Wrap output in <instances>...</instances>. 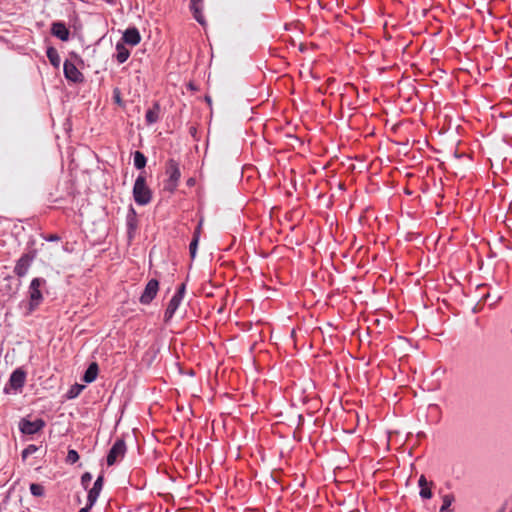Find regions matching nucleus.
Returning <instances> with one entry per match:
<instances>
[{"label": "nucleus", "instance_id": "nucleus-1", "mask_svg": "<svg viewBox=\"0 0 512 512\" xmlns=\"http://www.w3.org/2000/svg\"><path fill=\"white\" fill-rule=\"evenodd\" d=\"M46 283V279L42 277H36L31 280L28 287V300L22 301L19 305L25 317L30 316L42 304L44 296L41 288L45 287Z\"/></svg>", "mask_w": 512, "mask_h": 512}, {"label": "nucleus", "instance_id": "nucleus-2", "mask_svg": "<svg viewBox=\"0 0 512 512\" xmlns=\"http://www.w3.org/2000/svg\"><path fill=\"white\" fill-rule=\"evenodd\" d=\"M133 198L136 204L145 206L152 200V191L146 184V178L140 174L135 180L133 186Z\"/></svg>", "mask_w": 512, "mask_h": 512}, {"label": "nucleus", "instance_id": "nucleus-3", "mask_svg": "<svg viewBox=\"0 0 512 512\" xmlns=\"http://www.w3.org/2000/svg\"><path fill=\"white\" fill-rule=\"evenodd\" d=\"M165 174L168 178L164 183V190L173 193L177 189L181 177L179 163L174 159H169L166 163Z\"/></svg>", "mask_w": 512, "mask_h": 512}, {"label": "nucleus", "instance_id": "nucleus-4", "mask_svg": "<svg viewBox=\"0 0 512 512\" xmlns=\"http://www.w3.org/2000/svg\"><path fill=\"white\" fill-rule=\"evenodd\" d=\"M26 376L27 374L22 368L15 369L11 373L8 382L4 386V393L17 394L22 392V389L26 381Z\"/></svg>", "mask_w": 512, "mask_h": 512}, {"label": "nucleus", "instance_id": "nucleus-5", "mask_svg": "<svg viewBox=\"0 0 512 512\" xmlns=\"http://www.w3.org/2000/svg\"><path fill=\"white\" fill-rule=\"evenodd\" d=\"M46 423L42 418H37L33 421L22 418L19 421V430L26 435H33L41 431L45 427Z\"/></svg>", "mask_w": 512, "mask_h": 512}, {"label": "nucleus", "instance_id": "nucleus-6", "mask_svg": "<svg viewBox=\"0 0 512 512\" xmlns=\"http://www.w3.org/2000/svg\"><path fill=\"white\" fill-rule=\"evenodd\" d=\"M127 451L126 443L123 439H117L112 445L107 455V465L112 466L118 460H121Z\"/></svg>", "mask_w": 512, "mask_h": 512}, {"label": "nucleus", "instance_id": "nucleus-7", "mask_svg": "<svg viewBox=\"0 0 512 512\" xmlns=\"http://www.w3.org/2000/svg\"><path fill=\"white\" fill-rule=\"evenodd\" d=\"M35 258V252L24 253L16 262L14 273L19 277H24L31 267Z\"/></svg>", "mask_w": 512, "mask_h": 512}, {"label": "nucleus", "instance_id": "nucleus-8", "mask_svg": "<svg viewBox=\"0 0 512 512\" xmlns=\"http://www.w3.org/2000/svg\"><path fill=\"white\" fill-rule=\"evenodd\" d=\"M158 290H159L158 280L150 279L147 282V284L144 288V291L140 296V299H139L140 303L143 305L150 304L153 301V299L156 297Z\"/></svg>", "mask_w": 512, "mask_h": 512}, {"label": "nucleus", "instance_id": "nucleus-9", "mask_svg": "<svg viewBox=\"0 0 512 512\" xmlns=\"http://www.w3.org/2000/svg\"><path fill=\"white\" fill-rule=\"evenodd\" d=\"M63 72L65 78L73 83H81L84 81L83 74L79 71L74 63L66 60L63 65Z\"/></svg>", "mask_w": 512, "mask_h": 512}, {"label": "nucleus", "instance_id": "nucleus-10", "mask_svg": "<svg viewBox=\"0 0 512 512\" xmlns=\"http://www.w3.org/2000/svg\"><path fill=\"white\" fill-rule=\"evenodd\" d=\"M103 484H104V476L101 474L95 480L93 487L88 491L86 504L89 505V507H93L95 505V503L97 502V499H98L100 492L103 488Z\"/></svg>", "mask_w": 512, "mask_h": 512}, {"label": "nucleus", "instance_id": "nucleus-11", "mask_svg": "<svg viewBox=\"0 0 512 512\" xmlns=\"http://www.w3.org/2000/svg\"><path fill=\"white\" fill-rule=\"evenodd\" d=\"M126 226H127V235L129 239L134 238L136 230L138 228V219L137 213L132 205L129 206L127 215H126Z\"/></svg>", "mask_w": 512, "mask_h": 512}, {"label": "nucleus", "instance_id": "nucleus-12", "mask_svg": "<svg viewBox=\"0 0 512 512\" xmlns=\"http://www.w3.org/2000/svg\"><path fill=\"white\" fill-rule=\"evenodd\" d=\"M122 40L124 44H128L131 46H136L141 41V35L139 30L136 27L127 28L122 36Z\"/></svg>", "mask_w": 512, "mask_h": 512}, {"label": "nucleus", "instance_id": "nucleus-13", "mask_svg": "<svg viewBox=\"0 0 512 512\" xmlns=\"http://www.w3.org/2000/svg\"><path fill=\"white\" fill-rule=\"evenodd\" d=\"M190 10L194 19L201 25L205 24V17L203 15V0H191Z\"/></svg>", "mask_w": 512, "mask_h": 512}, {"label": "nucleus", "instance_id": "nucleus-14", "mask_svg": "<svg viewBox=\"0 0 512 512\" xmlns=\"http://www.w3.org/2000/svg\"><path fill=\"white\" fill-rule=\"evenodd\" d=\"M51 33L53 36L57 37L62 41H67L69 39V30L63 22L57 21L52 23Z\"/></svg>", "mask_w": 512, "mask_h": 512}, {"label": "nucleus", "instance_id": "nucleus-15", "mask_svg": "<svg viewBox=\"0 0 512 512\" xmlns=\"http://www.w3.org/2000/svg\"><path fill=\"white\" fill-rule=\"evenodd\" d=\"M182 300L176 296H172V298L170 299L168 305H167V308L165 310V313H164V321L166 323H168L174 316L175 312L177 311V309L179 308L180 304H181Z\"/></svg>", "mask_w": 512, "mask_h": 512}, {"label": "nucleus", "instance_id": "nucleus-16", "mask_svg": "<svg viewBox=\"0 0 512 512\" xmlns=\"http://www.w3.org/2000/svg\"><path fill=\"white\" fill-rule=\"evenodd\" d=\"M160 114V105L158 102H155L152 108L148 109L145 114V120L148 125H152L159 120Z\"/></svg>", "mask_w": 512, "mask_h": 512}, {"label": "nucleus", "instance_id": "nucleus-17", "mask_svg": "<svg viewBox=\"0 0 512 512\" xmlns=\"http://www.w3.org/2000/svg\"><path fill=\"white\" fill-rule=\"evenodd\" d=\"M115 48H116L115 58L119 64H123L129 58L130 51L126 48L125 44L122 42H117Z\"/></svg>", "mask_w": 512, "mask_h": 512}, {"label": "nucleus", "instance_id": "nucleus-18", "mask_svg": "<svg viewBox=\"0 0 512 512\" xmlns=\"http://www.w3.org/2000/svg\"><path fill=\"white\" fill-rule=\"evenodd\" d=\"M98 375V365L96 362H92L86 371L84 372V375L82 377V380L85 383H92Z\"/></svg>", "mask_w": 512, "mask_h": 512}, {"label": "nucleus", "instance_id": "nucleus-19", "mask_svg": "<svg viewBox=\"0 0 512 512\" xmlns=\"http://www.w3.org/2000/svg\"><path fill=\"white\" fill-rule=\"evenodd\" d=\"M46 56L53 67L59 68L61 60L57 49L54 47H48L46 50Z\"/></svg>", "mask_w": 512, "mask_h": 512}, {"label": "nucleus", "instance_id": "nucleus-20", "mask_svg": "<svg viewBox=\"0 0 512 512\" xmlns=\"http://www.w3.org/2000/svg\"><path fill=\"white\" fill-rule=\"evenodd\" d=\"M442 498V506L440 507L439 512H452L451 505L455 501V497L453 494H444L441 496Z\"/></svg>", "mask_w": 512, "mask_h": 512}, {"label": "nucleus", "instance_id": "nucleus-21", "mask_svg": "<svg viewBox=\"0 0 512 512\" xmlns=\"http://www.w3.org/2000/svg\"><path fill=\"white\" fill-rule=\"evenodd\" d=\"M133 162H134V166L137 169H143L146 166L147 158L142 152L136 151L134 153Z\"/></svg>", "mask_w": 512, "mask_h": 512}, {"label": "nucleus", "instance_id": "nucleus-22", "mask_svg": "<svg viewBox=\"0 0 512 512\" xmlns=\"http://www.w3.org/2000/svg\"><path fill=\"white\" fill-rule=\"evenodd\" d=\"M83 388H84L83 385H79V384L72 385L67 392V398L68 399L76 398L81 393Z\"/></svg>", "mask_w": 512, "mask_h": 512}, {"label": "nucleus", "instance_id": "nucleus-23", "mask_svg": "<svg viewBox=\"0 0 512 512\" xmlns=\"http://www.w3.org/2000/svg\"><path fill=\"white\" fill-rule=\"evenodd\" d=\"M30 492L33 496L42 497L45 493L44 487L38 483L30 484Z\"/></svg>", "mask_w": 512, "mask_h": 512}, {"label": "nucleus", "instance_id": "nucleus-24", "mask_svg": "<svg viewBox=\"0 0 512 512\" xmlns=\"http://www.w3.org/2000/svg\"><path fill=\"white\" fill-rule=\"evenodd\" d=\"M199 240L197 236H193L192 241L189 245V253L192 259L196 257Z\"/></svg>", "mask_w": 512, "mask_h": 512}, {"label": "nucleus", "instance_id": "nucleus-25", "mask_svg": "<svg viewBox=\"0 0 512 512\" xmlns=\"http://www.w3.org/2000/svg\"><path fill=\"white\" fill-rule=\"evenodd\" d=\"M79 460V454L74 449H69L67 456H66V462L69 464H74Z\"/></svg>", "mask_w": 512, "mask_h": 512}, {"label": "nucleus", "instance_id": "nucleus-26", "mask_svg": "<svg viewBox=\"0 0 512 512\" xmlns=\"http://www.w3.org/2000/svg\"><path fill=\"white\" fill-rule=\"evenodd\" d=\"M38 450V447L34 444L28 445L21 453L23 460H26L28 456L34 454Z\"/></svg>", "mask_w": 512, "mask_h": 512}, {"label": "nucleus", "instance_id": "nucleus-27", "mask_svg": "<svg viewBox=\"0 0 512 512\" xmlns=\"http://www.w3.org/2000/svg\"><path fill=\"white\" fill-rule=\"evenodd\" d=\"M431 485L420 488L419 495L422 499H430L432 497Z\"/></svg>", "mask_w": 512, "mask_h": 512}, {"label": "nucleus", "instance_id": "nucleus-28", "mask_svg": "<svg viewBox=\"0 0 512 512\" xmlns=\"http://www.w3.org/2000/svg\"><path fill=\"white\" fill-rule=\"evenodd\" d=\"M92 480V475L89 472H85L81 476V485L87 489L90 481Z\"/></svg>", "mask_w": 512, "mask_h": 512}, {"label": "nucleus", "instance_id": "nucleus-29", "mask_svg": "<svg viewBox=\"0 0 512 512\" xmlns=\"http://www.w3.org/2000/svg\"><path fill=\"white\" fill-rule=\"evenodd\" d=\"M113 100L114 102L119 105V106H124V103L121 99V93H120V90L118 88H115L113 90Z\"/></svg>", "mask_w": 512, "mask_h": 512}, {"label": "nucleus", "instance_id": "nucleus-30", "mask_svg": "<svg viewBox=\"0 0 512 512\" xmlns=\"http://www.w3.org/2000/svg\"><path fill=\"white\" fill-rule=\"evenodd\" d=\"M185 291H186V285L185 283H182L178 288H177V291L176 293L174 294V296L180 298L181 300H183L184 298V294H185Z\"/></svg>", "mask_w": 512, "mask_h": 512}, {"label": "nucleus", "instance_id": "nucleus-31", "mask_svg": "<svg viewBox=\"0 0 512 512\" xmlns=\"http://www.w3.org/2000/svg\"><path fill=\"white\" fill-rule=\"evenodd\" d=\"M43 239L48 242H58L61 240L60 236L57 234L44 235Z\"/></svg>", "mask_w": 512, "mask_h": 512}, {"label": "nucleus", "instance_id": "nucleus-32", "mask_svg": "<svg viewBox=\"0 0 512 512\" xmlns=\"http://www.w3.org/2000/svg\"><path fill=\"white\" fill-rule=\"evenodd\" d=\"M432 484H433L432 482L428 483V481H427V479H426V477L424 475H421L419 477V479H418V486L420 488L426 487V486H429V485H432Z\"/></svg>", "mask_w": 512, "mask_h": 512}, {"label": "nucleus", "instance_id": "nucleus-33", "mask_svg": "<svg viewBox=\"0 0 512 512\" xmlns=\"http://www.w3.org/2000/svg\"><path fill=\"white\" fill-rule=\"evenodd\" d=\"M201 227H202V222H199V224L197 225V227L195 228L194 233H193V236H197L198 240L200 239Z\"/></svg>", "mask_w": 512, "mask_h": 512}, {"label": "nucleus", "instance_id": "nucleus-34", "mask_svg": "<svg viewBox=\"0 0 512 512\" xmlns=\"http://www.w3.org/2000/svg\"><path fill=\"white\" fill-rule=\"evenodd\" d=\"M92 507H89V505L86 504L85 507L81 508L78 512H90Z\"/></svg>", "mask_w": 512, "mask_h": 512}, {"label": "nucleus", "instance_id": "nucleus-35", "mask_svg": "<svg viewBox=\"0 0 512 512\" xmlns=\"http://www.w3.org/2000/svg\"><path fill=\"white\" fill-rule=\"evenodd\" d=\"M194 184H195V179H194V178H189V179L187 180V185H188V186H193Z\"/></svg>", "mask_w": 512, "mask_h": 512}, {"label": "nucleus", "instance_id": "nucleus-36", "mask_svg": "<svg viewBox=\"0 0 512 512\" xmlns=\"http://www.w3.org/2000/svg\"><path fill=\"white\" fill-rule=\"evenodd\" d=\"M108 4H114L115 0H105Z\"/></svg>", "mask_w": 512, "mask_h": 512}]
</instances>
